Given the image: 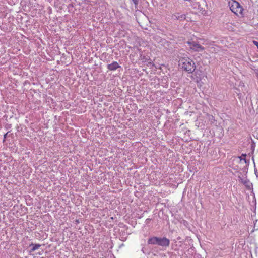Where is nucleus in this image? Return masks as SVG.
Wrapping results in <instances>:
<instances>
[{
    "instance_id": "nucleus-1",
    "label": "nucleus",
    "mask_w": 258,
    "mask_h": 258,
    "mask_svg": "<svg viewBox=\"0 0 258 258\" xmlns=\"http://www.w3.org/2000/svg\"><path fill=\"white\" fill-rule=\"evenodd\" d=\"M179 62V66L188 73H192L195 70V63L192 59L189 57H182L180 59Z\"/></svg>"
},
{
    "instance_id": "nucleus-2",
    "label": "nucleus",
    "mask_w": 258,
    "mask_h": 258,
    "mask_svg": "<svg viewBox=\"0 0 258 258\" xmlns=\"http://www.w3.org/2000/svg\"><path fill=\"white\" fill-rule=\"evenodd\" d=\"M148 244L157 245L162 247H168L170 244V240L166 237H152L149 238Z\"/></svg>"
},
{
    "instance_id": "nucleus-3",
    "label": "nucleus",
    "mask_w": 258,
    "mask_h": 258,
    "mask_svg": "<svg viewBox=\"0 0 258 258\" xmlns=\"http://www.w3.org/2000/svg\"><path fill=\"white\" fill-rule=\"evenodd\" d=\"M229 6L231 11L237 16L243 15V9L238 2L232 0L229 2Z\"/></svg>"
},
{
    "instance_id": "nucleus-4",
    "label": "nucleus",
    "mask_w": 258,
    "mask_h": 258,
    "mask_svg": "<svg viewBox=\"0 0 258 258\" xmlns=\"http://www.w3.org/2000/svg\"><path fill=\"white\" fill-rule=\"evenodd\" d=\"M187 43L188 44L190 49L195 51L199 52L204 50V48L196 42L188 41Z\"/></svg>"
},
{
    "instance_id": "nucleus-5",
    "label": "nucleus",
    "mask_w": 258,
    "mask_h": 258,
    "mask_svg": "<svg viewBox=\"0 0 258 258\" xmlns=\"http://www.w3.org/2000/svg\"><path fill=\"white\" fill-rule=\"evenodd\" d=\"M119 68H121V66L116 61H113L112 63L107 65V69L110 71H115Z\"/></svg>"
},
{
    "instance_id": "nucleus-6",
    "label": "nucleus",
    "mask_w": 258,
    "mask_h": 258,
    "mask_svg": "<svg viewBox=\"0 0 258 258\" xmlns=\"http://www.w3.org/2000/svg\"><path fill=\"white\" fill-rule=\"evenodd\" d=\"M185 15L184 14H180L178 13H176L172 14V19L175 20H183L185 19Z\"/></svg>"
},
{
    "instance_id": "nucleus-7",
    "label": "nucleus",
    "mask_w": 258,
    "mask_h": 258,
    "mask_svg": "<svg viewBox=\"0 0 258 258\" xmlns=\"http://www.w3.org/2000/svg\"><path fill=\"white\" fill-rule=\"evenodd\" d=\"M239 181L242 183L245 186L247 187L248 188H250L252 186V183L246 178H241L239 177Z\"/></svg>"
},
{
    "instance_id": "nucleus-8",
    "label": "nucleus",
    "mask_w": 258,
    "mask_h": 258,
    "mask_svg": "<svg viewBox=\"0 0 258 258\" xmlns=\"http://www.w3.org/2000/svg\"><path fill=\"white\" fill-rule=\"evenodd\" d=\"M30 246H32V248L31 249V251L33 252L36 250H37L40 246L41 245L39 244H31Z\"/></svg>"
},
{
    "instance_id": "nucleus-9",
    "label": "nucleus",
    "mask_w": 258,
    "mask_h": 258,
    "mask_svg": "<svg viewBox=\"0 0 258 258\" xmlns=\"http://www.w3.org/2000/svg\"><path fill=\"white\" fill-rule=\"evenodd\" d=\"M209 51L211 52H216L219 50V48L217 46L210 47Z\"/></svg>"
},
{
    "instance_id": "nucleus-10",
    "label": "nucleus",
    "mask_w": 258,
    "mask_h": 258,
    "mask_svg": "<svg viewBox=\"0 0 258 258\" xmlns=\"http://www.w3.org/2000/svg\"><path fill=\"white\" fill-rule=\"evenodd\" d=\"M209 120L210 121L211 123H213L215 121V120L213 116H210Z\"/></svg>"
},
{
    "instance_id": "nucleus-11",
    "label": "nucleus",
    "mask_w": 258,
    "mask_h": 258,
    "mask_svg": "<svg viewBox=\"0 0 258 258\" xmlns=\"http://www.w3.org/2000/svg\"><path fill=\"white\" fill-rule=\"evenodd\" d=\"M193 7L194 8H198L199 9V7H200V5L199 4V3H195L193 4Z\"/></svg>"
},
{
    "instance_id": "nucleus-12",
    "label": "nucleus",
    "mask_w": 258,
    "mask_h": 258,
    "mask_svg": "<svg viewBox=\"0 0 258 258\" xmlns=\"http://www.w3.org/2000/svg\"><path fill=\"white\" fill-rule=\"evenodd\" d=\"M239 158L240 159L241 161H243L244 163H246V160L245 158H242L241 157H239Z\"/></svg>"
},
{
    "instance_id": "nucleus-13",
    "label": "nucleus",
    "mask_w": 258,
    "mask_h": 258,
    "mask_svg": "<svg viewBox=\"0 0 258 258\" xmlns=\"http://www.w3.org/2000/svg\"><path fill=\"white\" fill-rule=\"evenodd\" d=\"M253 44L257 46V48H258V42L257 41H253Z\"/></svg>"
},
{
    "instance_id": "nucleus-14",
    "label": "nucleus",
    "mask_w": 258,
    "mask_h": 258,
    "mask_svg": "<svg viewBox=\"0 0 258 258\" xmlns=\"http://www.w3.org/2000/svg\"><path fill=\"white\" fill-rule=\"evenodd\" d=\"M135 6H136L138 4V0H132Z\"/></svg>"
},
{
    "instance_id": "nucleus-15",
    "label": "nucleus",
    "mask_w": 258,
    "mask_h": 258,
    "mask_svg": "<svg viewBox=\"0 0 258 258\" xmlns=\"http://www.w3.org/2000/svg\"><path fill=\"white\" fill-rule=\"evenodd\" d=\"M7 134H8V133L4 135V139H6V137H7Z\"/></svg>"
}]
</instances>
